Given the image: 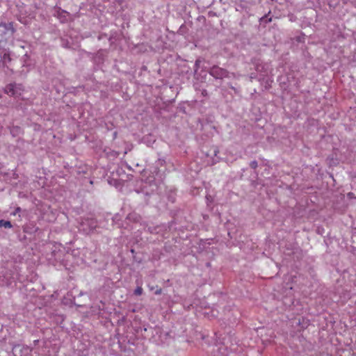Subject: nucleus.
<instances>
[{
	"mask_svg": "<svg viewBox=\"0 0 356 356\" xmlns=\"http://www.w3.org/2000/svg\"><path fill=\"white\" fill-rule=\"evenodd\" d=\"M14 29L11 24H0V46L11 38Z\"/></svg>",
	"mask_w": 356,
	"mask_h": 356,
	"instance_id": "f257e3e1",
	"label": "nucleus"
},
{
	"mask_svg": "<svg viewBox=\"0 0 356 356\" xmlns=\"http://www.w3.org/2000/svg\"><path fill=\"white\" fill-rule=\"evenodd\" d=\"M4 90L8 95L17 97L22 95L24 88L21 84L10 83L6 86Z\"/></svg>",
	"mask_w": 356,
	"mask_h": 356,
	"instance_id": "f03ea898",
	"label": "nucleus"
},
{
	"mask_svg": "<svg viewBox=\"0 0 356 356\" xmlns=\"http://www.w3.org/2000/svg\"><path fill=\"white\" fill-rule=\"evenodd\" d=\"M348 195L350 197H352V196L353 195V193H349L348 194Z\"/></svg>",
	"mask_w": 356,
	"mask_h": 356,
	"instance_id": "6e6552de",
	"label": "nucleus"
},
{
	"mask_svg": "<svg viewBox=\"0 0 356 356\" xmlns=\"http://www.w3.org/2000/svg\"><path fill=\"white\" fill-rule=\"evenodd\" d=\"M136 291V293H137V295H140V293H140V291Z\"/></svg>",
	"mask_w": 356,
	"mask_h": 356,
	"instance_id": "1a4fd4ad",
	"label": "nucleus"
},
{
	"mask_svg": "<svg viewBox=\"0 0 356 356\" xmlns=\"http://www.w3.org/2000/svg\"><path fill=\"white\" fill-rule=\"evenodd\" d=\"M4 227L6 228H10L12 227V224L10 221H6V220H0V227Z\"/></svg>",
	"mask_w": 356,
	"mask_h": 356,
	"instance_id": "39448f33",
	"label": "nucleus"
},
{
	"mask_svg": "<svg viewBox=\"0 0 356 356\" xmlns=\"http://www.w3.org/2000/svg\"><path fill=\"white\" fill-rule=\"evenodd\" d=\"M11 61V58L9 54L5 53L2 58L3 65L9 68V66L7 65V63Z\"/></svg>",
	"mask_w": 356,
	"mask_h": 356,
	"instance_id": "20e7f679",
	"label": "nucleus"
},
{
	"mask_svg": "<svg viewBox=\"0 0 356 356\" xmlns=\"http://www.w3.org/2000/svg\"><path fill=\"white\" fill-rule=\"evenodd\" d=\"M136 289L140 290L142 289L140 287H138Z\"/></svg>",
	"mask_w": 356,
	"mask_h": 356,
	"instance_id": "9d476101",
	"label": "nucleus"
},
{
	"mask_svg": "<svg viewBox=\"0 0 356 356\" xmlns=\"http://www.w3.org/2000/svg\"><path fill=\"white\" fill-rule=\"evenodd\" d=\"M250 165L252 168L255 169L257 167V162L256 161H252Z\"/></svg>",
	"mask_w": 356,
	"mask_h": 356,
	"instance_id": "423d86ee",
	"label": "nucleus"
},
{
	"mask_svg": "<svg viewBox=\"0 0 356 356\" xmlns=\"http://www.w3.org/2000/svg\"><path fill=\"white\" fill-rule=\"evenodd\" d=\"M210 74L216 79H224L228 77L229 72L225 69L218 66H213L210 70Z\"/></svg>",
	"mask_w": 356,
	"mask_h": 356,
	"instance_id": "7ed1b4c3",
	"label": "nucleus"
},
{
	"mask_svg": "<svg viewBox=\"0 0 356 356\" xmlns=\"http://www.w3.org/2000/svg\"><path fill=\"white\" fill-rule=\"evenodd\" d=\"M20 211H21V209H20V207H17V208L15 209V213H14V214L15 215L17 213H19V212H20Z\"/></svg>",
	"mask_w": 356,
	"mask_h": 356,
	"instance_id": "0eeeda50",
	"label": "nucleus"
}]
</instances>
